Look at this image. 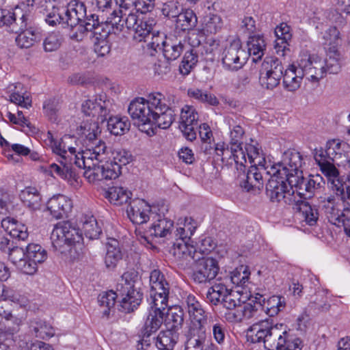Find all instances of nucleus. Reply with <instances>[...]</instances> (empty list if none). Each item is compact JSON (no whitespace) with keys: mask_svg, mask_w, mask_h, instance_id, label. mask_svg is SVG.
Returning <instances> with one entry per match:
<instances>
[{"mask_svg":"<svg viewBox=\"0 0 350 350\" xmlns=\"http://www.w3.org/2000/svg\"><path fill=\"white\" fill-rule=\"evenodd\" d=\"M81 135L84 137V144L98 138L101 131L98 126V121H86L81 126Z\"/></svg>","mask_w":350,"mask_h":350,"instance_id":"54","label":"nucleus"},{"mask_svg":"<svg viewBox=\"0 0 350 350\" xmlns=\"http://www.w3.org/2000/svg\"><path fill=\"white\" fill-rule=\"evenodd\" d=\"M103 22L100 23L98 16L95 14H92L89 16L86 14L85 18L82 21L79 26V31L81 33L85 31H93L94 35L99 34L101 37L99 29L103 26ZM108 32L105 33L104 36H107Z\"/></svg>","mask_w":350,"mask_h":350,"instance_id":"50","label":"nucleus"},{"mask_svg":"<svg viewBox=\"0 0 350 350\" xmlns=\"http://www.w3.org/2000/svg\"><path fill=\"white\" fill-rule=\"evenodd\" d=\"M64 13H65L64 8H53L51 12L46 14L45 21L51 26L59 24L65 27Z\"/></svg>","mask_w":350,"mask_h":350,"instance_id":"61","label":"nucleus"},{"mask_svg":"<svg viewBox=\"0 0 350 350\" xmlns=\"http://www.w3.org/2000/svg\"><path fill=\"white\" fill-rule=\"evenodd\" d=\"M248 53L252 56L253 62L260 59L266 49V43L262 35L250 36L247 40Z\"/></svg>","mask_w":350,"mask_h":350,"instance_id":"35","label":"nucleus"},{"mask_svg":"<svg viewBox=\"0 0 350 350\" xmlns=\"http://www.w3.org/2000/svg\"><path fill=\"white\" fill-rule=\"evenodd\" d=\"M112 157L113 161H111L110 162L106 161L107 163H111L112 165H117L118 167V176L121 174V169L122 165H126L131 163L133 159V157L130 151L122 148H115L112 152Z\"/></svg>","mask_w":350,"mask_h":350,"instance_id":"51","label":"nucleus"},{"mask_svg":"<svg viewBox=\"0 0 350 350\" xmlns=\"http://www.w3.org/2000/svg\"><path fill=\"white\" fill-rule=\"evenodd\" d=\"M197 21V17L193 10H183L176 18V26L182 31L190 30L196 27Z\"/></svg>","mask_w":350,"mask_h":350,"instance_id":"46","label":"nucleus"},{"mask_svg":"<svg viewBox=\"0 0 350 350\" xmlns=\"http://www.w3.org/2000/svg\"><path fill=\"white\" fill-rule=\"evenodd\" d=\"M213 151L217 157H221L222 162H225L226 160L228 162V159H232L235 165H240L239 169H243V163H241L239 160H237L235 158L234 152L232 151L231 146L230 147H228V146H226L224 142L217 143L214 144Z\"/></svg>","mask_w":350,"mask_h":350,"instance_id":"59","label":"nucleus"},{"mask_svg":"<svg viewBox=\"0 0 350 350\" xmlns=\"http://www.w3.org/2000/svg\"><path fill=\"white\" fill-rule=\"evenodd\" d=\"M0 297L2 298L3 301H10L23 307L27 306L29 302L25 296L20 295L3 284L0 285Z\"/></svg>","mask_w":350,"mask_h":350,"instance_id":"55","label":"nucleus"},{"mask_svg":"<svg viewBox=\"0 0 350 350\" xmlns=\"http://www.w3.org/2000/svg\"><path fill=\"white\" fill-rule=\"evenodd\" d=\"M247 335L254 343L263 342L267 350H280L291 340L285 325H273L269 319L254 323L248 329Z\"/></svg>","mask_w":350,"mask_h":350,"instance_id":"2","label":"nucleus"},{"mask_svg":"<svg viewBox=\"0 0 350 350\" xmlns=\"http://www.w3.org/2000/svg\"><path fill=\"white\" fill-rule=\"evenodd\" d=\"M190 325L186 332L184 350H218L207 336L205 325L207 323V313L204 308L198 309L189 315Z\"/></svg>","mask_w":350,"mask_h":350,"instance_id":"3","label":"nucleus"},{"mask_svg":"<svg viewBox=\"0 0 350 350\" xmlns=\"http://www.w3.org/2000/svg\"><path fill=\"white\" fill-rule=\"evenodd\" d=\"M198 113L193 106L185 105L180 111L179 124H197Z\"/></svg>","mask_w":350,"mask_h":350,"instance_id":"60","label":"nucleus"},{"mask_svg":"<svg viewBox=\"0 0 350 350\" xmlns=\"http://www.w3.org/2000/svg\"><path fill=\"white\" fill-rule=\"evenodd\" d=\"M1 227L13 238L25 241L28 237L27 227L18 223L15 219L11 218L3 219L1 221Z\"/></svg>","mask_w":350,"mask_h":350,"instance_id":"33","label":"nucleus"},{"mask_svg":"<svg viewBox=\"0 0 350 350\" xmlns=\"http://www.w3.org/2000/svg\"><path fill=\"white\" fill-rule=\"evenodd\" d=\"M174 111L168 107L163 101V96L161 94L160 103L156 106L153 111V118L148 127V131L153 133V126L162 129H168L175 120Z\"/></svg>","mask_w":350,"mask_h":350,"instance_id":"18","label":"nucleus"},{"mask_svg":"<svg viewBox=\"0 0 350 350\" xmlns=\"http://www.w3.org/2000/svg\"><path fill=\"white\" fill-rule=\"evenodd\" d=\"M160 93H153L148 96L147 99L137 98L129 104L128 111L133 120L137 121L139 130L150 135L148 127L153 118V111L156 106L160 103Z\"/></svg>","mask_w":350,"mask_h":350,"instance_id":"6","label":"nucleus"},{"mask_svg":"<svg viewBox=\"0 0 350 350\" xmlns=\"http://www.w3.org/2000/svg\"><path fill=\"white\" fill-rule=\"evenodd\" d=\"M122 254L119 247V243L116 239L107 244V253L105 257V264L108 269H113L122 260Z\"/></svg>","mask_w":350,"mask_h":350,"instance_id":"38","label":"nucleus"},{"mask_svg":"<svg viewBox=\"0 0 350 350\" xmlns=\"http://www.w3.org/2000/svg\"><path fill=\"white\" fill-rule=\"evenodd\" d=\"M29 15L23 14L19 18V29L15 27V25L12 27V31L18 33L16 38V42L21 49H28L40 40V33L37 29L29 27Z\"/></svg>","mask_w":350,"mask_h":350,"instance_id":"16","label":"nucleus"},{"mask_svg":"<svg viewBox=\"0 0 350 350\" xmlns=\"http://www.w3.org/2000/svg\"><path fill=\"white\" fill-rule=\"evenodd\" d=\"M250 275V272L248 271L247 267L242 265L232 271L223 280L226 284H228V288H230V284L237 286H242L248 281Z\"/></svg>","mask_w":350,"mask_h":350,"instance_id":"45","label":"nucleus"},{"mask_svg":"<svg viewBox=\"0 0 350 350\" xmlns=\"http://www.w3.org/2000/svg\"><path fill=\"white\" fill-rule=\"evenodd\" d=\"M284 72L282 62L275 57H266L259 70V83L267 90H273L280 82Z\"/></svg>","mask_w":350,"mask_h":350,"instance_id":"9","label":"nucleus"},{"mask_svg":"<svg viewBox=\"0 0 350 350\" xmlns=\"http://www.w3.org/2000/svg\"><path fill=\"white\" fill-rule=\"evenodd\" d=\"M117 298H119V296L116 294V291H110L99 295L98 303L100 307L103 309V316L109 317L110 310L114 307Z\"/></svg>","mask_w":350,"mask_h":350,"instance_id":"58","label":"nucleus"},{"mask_svg":"<svg viewBox=\"0 0 350 350\" xmlns=\"http://www.w3.org/2000/svg\"><path fill=\"white\" fill-rule=\"evenodd\" d=\"M228 288V284H226L224 280L216 283L208 289L206 293L207 300L213 305H217L221 302Z\"/></svg>","mask_w":350,"mask_h":350,"instance_id":"52","label":"nucleus"},{"mask_svg":"<svg viewBox=\"0 0 350 350\" xmlns=\"http://www.w3.org/2000/svg\"><path fill=\"white\" fill-rule=\"evenodd\" d=\"M139 21L140 20H139L137 16L133 13V11H131V13H126V15H124V13H120L116 15L110 14L109 16L107 17L106 23L111 25V26L115 27L118 31H121L124 27L127 29L134 30L135 27L139 23Z\"/></svg>","mask_w":350,"mask_h":350,"instance_id":"24","label":"nucleus"},{"mask_svg":"<svg viewBox=\"0 0 350 350\" xmlns=\"http://www.w3.org/2000/svg\"><path fill=\"white\" fill-rule=\"evenodd\" d=\"M185 51L181 64L179 66L180 72L183 75H187L196 66L198 62V56L196 49H190Z\"/></svg>","mask_w":350,"mask_h":350,"instance_id":"53","label":"nucleus"},{"mask_svg":"<svg viewBox=\"0 0 350 350\" xmlns=\"http://www.w3.org/2000/svg\"><path fill=\"white\" fill-rule=\"evenodd\" d=\"M298 66L303 70L304 77L313 83H318L326 74L323 62L317 55L304 53Z\"/></svg>","mask_w":350,"mask_h":350,"instance_id":"15","label":"nucleus"},{"mask_svg":"<svg viewBox=\"0 0 350 350\" xmlns=\"http://www.w3.org/2000/svg\"><path fill=\"white\" fill-rule=\"evenodd\" d=\"M327 57L323 62L325 73L338 74L341 69L342 56L338 49H332L326 51Z\"/></svg>","mask_w":350,"mask_h":350,"instance_id":"41","label":"nucleus"},{"mask_svg":"<svg viewBox=\"0 0 350 350\" xmlns=\"http://www.w3.org/2000/svg\"><path fill=\"white\" fill-rule=\"evenodd\" d=\"M72 207L71 200L61 194L53 196L47 202V209L50 211L51 215L57 219L66 217Z\"/></svg>","mask_w":350,"mask_h":350,"instance_id":"22","label":"nucleus"},{"mask_svg":"<svg viewBox=\"0 0 350 350\" xmlns=\"http://www.w3.org/2000/svg\"><path fill=\"white\" fill-rule=\"evenodd\" d=\"M302 165V157L299 152L295 150H287L284 152L282 161L270 165L274 173L283 175L288 179H293L302 174L299 168Z\"/></svg>","mask_w":350,"mask_h":350,"instance_id":"13","label":"nucleus"},{"mask_svg":"<svg viewBox=\"0 0 350 350\" xmlns=\"http://www.w3.org/2000/svg\"><path fill=\"white\" fill-rule=\"evenodd\" d=\"M321 44L326 51L331 50L332 48L338 49V46L341 42L340 33L336 27H329L322 35Z\"/></svg>","mask_w":350,"mask_h":350,"instance_id":"47","label":"nucleus"},{"mask_svg":"<svg viewBox=\"0 0 350 350\" xmlns=\"http://www.w3.org/2000/svg\"><path fill=\"white\" fill-rule=\"evenodd\" d=\"M51 240L55 250L66 254L71 252L72 246L80 244L83 237L79 228L70 221H64L55 226L51 234Z\"/></svg>","mask_w":350,"mask_h":350,"instance_id":"7","label":"nucleus"},{"mask_svg":"<svg viewBox=\"0 0 350 350\" xmlns=\"http://www.w3.org/2000/svg\"><path fill=\"white\" fill-rule=\"evenodd\" d=\"M178 339V333L172 329L161 331L156 338L155 345L159 349L172 350Z\"/></svg>","mask_w":350,"mask_h":350,"instance_id":"40","label":"nucleus"},{"mask_svg":"<svg viewBox=\"0 0 350 350\" xmlns=\"http://www.w3.org/2000/svg\"><path fill=\"white\" fill-rule=\"evenodd\" d=\"M343 202L334 195L321 196L318 199V206L331 224L342 227L345 234L350 237V208L344 207Z\"/></svg>","mask_w":350,"mask_h":350,"instance_id":"5","label":"nucleus"},{"mask_svg":"<svg viewBox=\"0 0 350 350\" xmlns=\"http://www.w3.org/2000/svg\"><path fill=\"white\" fill-rule=\"evenodd\" d=\"M30 332L36 338L48 339L55 334L54 328L46 321L40 319H33L29 322Z\"/></svg>","mask_w":350,"mask_h":350,"instance_id":"34","label":"nucleus"},{"mask_svg":"<svg viewBox=\"0 0 350 350\" xmlns=\"http://www.w3.org/2000/svg\"><path fill=\"white\" fill-rule=\"evenodd\" d=\"M59 164L52 163L49 165V170L53 175L55 174L65 180L75 179L77 174L73 167L75 159H57Z\"/></svg>","mask_w":350,"mask_h":350,"instance_id":"31","label":"nucleus"},{"mask_svg":"<svg viewBox=\"0 0 350 350\" xmlns=\"http://www.w3.org/2000/svg\"><path fill=\"white\" fill-rule=\"evenodd\" d=\"M253 142L252 140V143L245 144V150H243L245 156H247L252 165L267 166L262 150L258 148V144L256 142L253 144Z\"/></svg>","mask_w":350,"mask_h":350,"instance_id":"48","label":"nucleus"},{"mask_svg":"<svg viewBox=\"0 0 350 350\" xmlns=\"http://www.w3.org/2000/svg\"><path fill=\"white\" fill-rule=\"evenodd\" d=\"M244 133L243 129L239 125H236L230 131V145L232 146V151L234 152L235 158L239 160L241 163H247V159H245V154L242 148L241 142Z\"/></svg>","mask_w":350,"mask_h":350,"instance_id":"32","label":"nucleus"},{"mask_svg":"<svg viewBox=\"0 0 350 350\" xmlns=\"http://www.w3.org/2000/svg\"><path fill=\"white\" fill-rule=\"evenodd\" d=\"M151 216L153 222L149 229L150 234L161 238L170 235L174 227L173 221L156 213L152 214Z\"/></svg>","mask_w":350,"mask_h":350,"instance_id":"26","label":"nucleus"},{"mask_svg":"<svg viewBox=\"0 0 350 350\" xmlns=\"http://www.w3.org/2000/svg\"><path fill=\"white\" fill-rule=\"evenodd\" d=\"M139 282L138 273L134 270L123 273L116 285L119 296L120 310L126 313L133 312L140 305L143 293L137 284Z\"/></svg>","mask_w":350,"mask_h":350,"instance_id":"4","label":"nucleus"},{"mask_svg":"<svg viewBox=\"0 0 350 350\" xmlns=\"http://www.w3.org/2000/svg\"><path fill=\"white\" fill-rule=\"evenodd\" d=\"M189 48L187 41L176 36L169 37L165 39L163 54L167 60L177 59L184 51Z\"/></svg>","mask_w":350,"mask_h":350,"instance_id":"23","label":"nucleus"},{"mask_svg":"<svg viewBox=\"0 0 350 350\" xmlns=\"http://www.w3.org/2000/svg\"><path fill=\"white\" fill-rule=\"evenodd\" d=\"M183 10L179 3L176 1H169L164 3L161 8L162 14L169 18H176Z\"/></svg>","mask_w":350,"mask_h":350,"instance_id":"63","label":"nucleus"},{"mask_svg":"<svg viewBox=\"0 0 350 350\" xmlns=\"http://www.w3.org/2000/svg\"><path fill=\"white\" fill-rule=\"evenodd\" d=\"M10 92V100L24 108H29L31 107V98L29 92H28L21 83H16L10 84L8 86Z\"/></svg>","mask_w":350,"mask_h":350,"instance_id":"28","label":"nucleus"},{"mask_svg":"<svg viewBox=\"0 0 350 350\" xmlns=\"http://www.w3.org/2000/svg\"><path fill=\"white\" fill-rule=\"evenodd\" d=\"M21 199L27 207L33 211L40 209L41 206V196L37 189L29 187L21 191Z\"/></svg>","mask_w":350,"mask_h":350,"instance_id":"43","label":"nucleus"},{"mask_svg":"<svg viewBox=\"0 0 350 350\" xmlns=\"http://www.w3.org/2000/svg\"><path fill=\"white\" fill-rule=\"evenodd\" d=\"M228 334L226 323L224 321H217L212 326V334L217 344L222 345L226 340V336Z\"/></svg>","mask_w":350,"mask_h":350,"instance_id":"62","label":"nucleus"},{"mask_svg":"<svg viewBox=\"0 0 350 350\" xmlns=\"http://www.w3.org/2000/svg\"><path fill=\"white\" fill-rule=\"evenodd\" d=\"M81 223V231L87 239L90 240L98 239L101 233V229L93 215H85L83 216Z\"/></svg>","mask_w":350,"mask_h":350,"instance_id":"36","label":"nucleus"},{"mask_svg":"<svg viewBox=\"0 0 350 350\" xmlns=\"http://www.w3.org/2000/svg\"><path fill=\"white\" fill-rule=\"evenodd\" d=\"M165 308H163L150 304L148 315L142 329L143 334L142 346L144 342L147 347L150 345L149 340L146 338L159 329L165 319Z\"/></svg>","mask_w":350,"mask_h":350,"instance_id":"17","label":"nucleus"},{"mask_svg":"<svg viewBox=\"0 0 350 350\" xmlns=\"http://www.w3.org/2000/svg\"><path fill=\"white\" fill-rule=\"evenodd\" d=\"M130 220L135 224L146 223L154 214L150 206L144 200L135 199L131 202L126 210Z\"/></svg>","mask_w":350,"mask_h":350,"instance_id":"19","label":"nucleus"},{"mask_svg":"<svg viewBox=\"0 0 350 350\" xmlns=\"http://www.w3.org/2000/svg\"><path fill=\"white\" fill-rule=\"evenodd\" d=\"M285 307V298L280 295H273L266 299L262 304V310L265 311L269 317H274L282 311Z\"/></svg>","mask_w":350,"mask_h":350,"instance_id":"44","label":"nucleus"},{"mask_svg":"<svg viewBox=\"0 0 350 350\" xmlns=\"http://www.w3.org/2000/svg\"><path fill=\"white\" fill-rule=\"evenodd\" d=\"M267 175L271 176L265 188L266 196L270 201L272 202L283 201L286 204L293 205L295 201V197L292 183H290L291 179L274 173L271 168L267 171Z\"/></svg>","mask_w":350,"mask_h":350,"instance_id":"8","label":"nucleus"},{"mask_svg":"<svg viewBox=\"0 0 350 350\" xmlns=\"http://www.w3.org/2000/svg\"><path fill=\"white\" fill-rule=\"evenodd\" d=\"M292 206L293 208L301 215L307 224L314 226L317 224L319 214L316 205H311L304 200H295Z\"/></svg>","mask_w":350,"mask_h":350,"instance_id":"30","label":"nucleus"},{"mask_svg":"<svg viewBox=\"0 0 350 350\" xmlns=\"http://www.w3.org/2000/svg\"><path fill=\"white\" fill-rule=\"evenodd\" d=\"M321 179L322 178L318 175L316 176L310 175L308 178H304L300 174L291 179L290 183L294 185L300 196H304L306 198H310L313 196L315 191L321 187Z\"/></svg>","mask_w":350,"mask_h":350,"instance_id":"20","label":"nucleus"},{"mask_svg":"<svg viewBox=\"0 0 350 350\" xmlns=\"http://www.w3.org/2000/svg\"><path fill=\"white\" fill-rule=\"evenodd\" d=\"M85 149L79 152V158L76 159V165H84L85 162L98 163L106 162L108 154V149L106 143L102 139L97 138L85 144Z\"/></svg>","mask_w":350,"mask_h":350,"instance_id":"14","label":"nucleus"},{"mask_svg":"<svg viewBox=\"0 0 350 350\" xmlns=\"http://www.w3.org/2000/svg\"><path fill=\"white\" fill-rule=\"evenodd\" d=\"M24 321L23 317L11 314V317L5 319L3 327L0 328V340L8 342L9 346L13 342L14 335L20 330Z\"/></svg>","mask_w":350,"mask_h":350,"instance_id":"27","label":"nucleus"},{"mask_svg":"<svg viewBox=\"0 0 350 350\" xmlns=\"http://www.w3.org/2000/svg\"><path fill=\"white\" fill-rule=\"evenodd\" d=\"M18 346L22 350H53L49 344L38 340L29 343L21 340L18 342Z\"/></svg>","mask_w":350,"mask_h":350,"instance_id":"64","label":"nucleus"},{"mask_svg":"<svg viewBox=\"0 0 350 350\" xmlns=\"http://www.w3.org/2000/svg\"><path fill=\"white\" fill-rule=\"evenodd\" d=\"M83 113L88 116L96 117L97 120L101 122L107 119L109 110L105 105V102L100 99L98 102L95 100H87L83 103L81 106Z\"/></svg>","mask_w":350,"mask_h":350,"instance_id":"29","label":"nucleus"},{"mask_svg":"<svg viewBox=\"0 0 350 350\" xmlns=\"http://www.w3.org/2000/svg\"><path fill=\"white\" fill-rule=\"evenodd\" d=\"M247 55L238 38L228 40L221 54V64L225 70L237 71L246 64Z\"/></svg>","mask_w":350,"mask_h":350,"instance_id":"10","label":"nucleus"},{"mask_svg":"<svg viewBox=\"0 0 350 350\" xmlns=\"http://www.w3.org/2000/svg\"><path fill=\"white\" fill-rule=\"evenodd\" d=\"M87 163L85 165H75L79 168H84V176L90 183H96L103 180H113L118 177V167L112 165L111 163L105 162Z\"/></svg>","mask_w":350,"mask_h":350,"instance_id":"12","label":"nucleus"},{"mask_svg":"<svg viewBox=\"0 0 350 350\" xmlns=\"http://www.w3.org/2000/svg\"><path fill=\"white\" fill-rule=\"evenodd\" d=\"M46 142L50 146L52 152L56 154L57 159H75V164L76 165V159L79 158V153L76 154V149L74 147H69L66 146L64 138L60 139H55L51 131H48L46 134Z\"/></svg>","mask_w":350,"mask_h":350,"instance_id":"21","label":"nucleus"},{"mask_svg":"<svg viewBox=\"0 0 350 350\" xmlns=\"http://www.w3.org/2000/svg\"><path fill=\"white\" fill-rule=\"evenodd\" d=\"M155 25L153 19L140 20L139 23L133 30V39L137 42H147Z\"/></svg>","mask_w":350,"mask_h":350,"instance_id":"49","label":"nucleus"},{"mask_svg":"<svg viewBox=\"0 0 350 350\" xmlns=\"http://www.w3.org/2000/svg\"><path fill=\"white\" fill-rule=\"evenodd\" d=\"M165 318H167V324L172 325L170 329L177 330L181 327L184 322V312L180 308H174L170 310L165 308ZM166 321V319H165Z\"/></svg>","mask_w":350,"mask_h":350,"instance_id":"57","label":"nucleus"},{"mask_svg":"<svg viewBox=\"0 0 350 350\" xmlns=\"http://www.w3.org/2000/svg\"><path fill=\"white\" fill-rule=\"evenodd\" d=\"M246 163H243V169H239L240 165H236L237 178L240 185L247 191L250 190H260L264 184L263 176L269 170V166L251 165L245 172Z\"/></svg>","mask_w":350,"mask_h":350,"instance_id":"11","label":"nucleus"},{"mask_svg":"<svg viewBox=\"0 0 350 350\" xmlns=\"http://www.w3.org/2000/svg\"><path fill=\"white\" fill-rule=\"evenodd\" d=\"M131 192L122 187H112L105 192V197L116 206L127 203L131 198Z\"/></svg>","mask_w":350,"mask_h":350,"instance_id":"39","label":"nucleus"},{"mask_svg":"<svg viewBox=\"0 0 350 350\" xmlns=\"http://www.w3.org/2000/svg\"><path fill=\"white\" fill-rule=\"evenodd\" d=\"M131 122L127 117L112 116L107 121V129L114 135H122L130 130Z\"/></svg>","mask_w":350,"mask_h":350,"instance_id":"42","label":"nucleus"},{"mask_svg":"<svg viewBox=\"0 0 350 350\" xmlns=\"http://www.w3.org/2000/svg\"><path fill=\"white\" fill-rule=\"evenodd\" d=\"M283 86L288 92H295L301 84L304 78L303 70L299 66L291 65L283 72Z\"/></svg>","mask_w":350,"mask_h":350,"instance_id":"25","label":"nucleus"},{"mask_svg":"<svg viewBox=\"0 0 350 350\" xmlns=\"http://www.w3.org/2000/svg\"><path fill=\"white\" fill-rule=\"evenodd\" d=\"M208 247L196 250L193 245H183L180 246L183 257L190 258L196 263L191 275L192 280L196 284H206L214 280L219 271L218 262L211 257H205L215 247V243L210 238L204 239L202 247Z\"/></svg>","mask_w":350,"mask_h":350,"instance_id":"1","label":"nucleus"},{"mask_svg":"<svg viewBox=\"0 0 350 350\" xmlns=\"http://www.w3.org/2000/svg\"><path fill=\"white\" fill-rule=\"evenodd\" d=\"M26 257L34 262L42 263L48 257L46 250L37 243H29L25 247Z\"/></svg>","mask_w":350,"mask_h":350,"instance_id":"56","label":"nucleus"},{"mask_svg":"<svg viewBox=\"0 0 350 350\" xmlns=\"http://www.w3.org/2000/svg\"><path fill=\"white\" fill-rule=\"evenodd\" d=\"M169 293V283H165V284L150 287V304L161 307L163 308L167 307Z\"/></svg>","mask_w":350,"mask_h":350,"instance_id":"37","label":"nucleus"}]
</instances>
